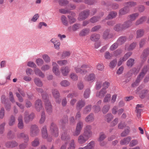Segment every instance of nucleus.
Masks as SVG:
<instances>
[{
    "label": "nucleus",
    "mask_w": 149,
    "mask_h": 149,
    "mask_svg": "<svg viewBox=\"0 0 149 149\" xmlns=\"http://www.w3.org/2000/svg\"><path fill=\"white\" fill-rule=\"evenodd\" d=\"M92 68L91 67L90 65L85 64L82 65L81 66L78 65L75 66L74 69L77 73H80L82 74H85L89 71V69H92Z\"/></svg>",
    "instance_id": "1"
},
{
    "label": "nucleus",
    "mask_w": 149,
    "mask_h": 149,
    "mask_svg": "<svg viewBox=\"0 0 149 149\" xmlns=\"http://www.w3.org/2000/svg\"><path fill=\"white\" fill-rule=\"evenodd\" d=\"M148 70L149 71V65H147L144 66L141 72L135 82L132 84L133 87H134L138 85L139 83Z\"/></svg>",
    "instance_id": "2"
},
{
    "label": "nucleus",
    "mask_w": 149,
    "mask_h": 149,
    "mask_svg": "<svg viewBox=\"0 0 149 149\" xmlns=\"http://www.w3.org/2000/svg\"><path fill=\"white\" fill-rule=\"evenodd\" d=\"M49 128V132L53 136L57 137L58 136V130L56 124L53 122L52 123Z\"/></svg>",
    "instance_id": "3"
},
{
    "label": "nucleus",
    "mask_w": 149,
    "mask_h": 149,
    "mask_svg": "<svg viewBox=\"0 0 149 149\" xmlns=\"http://www.w3.org/2000/svg\"><path fill=\"white\" fill-rule=\"evenodd\" d=\"M40 130L38 126L36 125H32L31 126L30 135L33 137H34L38 134Z\"/></svg>",
    "instance_id": "4"
},
{
    "label": "nucleus",
    "mask_w": 149,
    "mask_h": 149,
    "mask_svg": "<svg viewBox=\"0 0 149 149\" xmlns=\"http://www.w3.org/2000/svg\"><path fill=\"white\" fill-rule=\"evenodd\" d=\"M41 132L42 137L45 139H47L48 141L50 142L52 140V139L48 136L46 126L44 125L42 127Z\"/></svg>",
    "instance_id": "5"
},
{
    "label": "nucleus",
    "mask_w": 149,
    "mask_h": 149,
    "mask_svg": "<svg viewBox=\"0 0 149 149\" xmlns=\"http://www.w3.org/2000/svg\"><path fill=\"white\" fill-rule=\"evenodd\" d=\"M90 137H88L84 134V133L82 134L79 136L78 138L77 142L78 143L81 145L84 144Z\"/></svg>",
    "instance_id": "6"
},
{
    "label": "nucleus",
    "mask_w": 149,
    "mask_h": 149,
    "mask_svg": "<svg viewBox=\"0 0 149 149\" xmlns=\"http://www.w3.org/2000/svg\"><path fill=\"white\" fill-rule=\"evenodd\" d=\"M24 120L25 122L28 123L30 121L32 120L35 117V114L33 113H31L29 114L28 111H26L24 113Z\"/></svg>",
    "instance_id": "7"
},
{
    "label": "nucleus",
    "mask_w": 149,
    "mask_h": 149,
    "mask_svg": "<svg viewBox=\"0 0 149 149\" xmlns=\"http://www.w3.org/2000/svg\"><path fill=\"white\" fill-rule=\"evenodd\" d=\"M53 96L56 99V102L57 103L59 104L61 102V99L59 98L60 94L57 90L53 89L52 91Z\"/></svg>",
    "instance_id": "8"
},
{
    "label": "nucleus",
    "mask_w": 149,
    "mask_h": 149,
    "mask_svg": "<svg viewBox=\"0 0 149 149\" xmlns=\"http://www.w3.org/2000/svg\"><path fill=\"white\" fill-rule=\"evenodd\" d=\"M89 14V11L86 10L82 12L79 15L78 20L79 21L83 20L86 19Z\"/></svg>",
    "instance_id": "9"
},
{
    "label": "nucleus",
    "mask_w": 149,
    "mask_h": 149,
    "mask_svg": "<svg viewBox=\"0 0 149 149\" xmlns=\"http://www.w3.org/2000/svg\"><path fill=\"white\" fill-rule=\"evenodd\" d=\"M45 108L47 113L50 114L52 112L53 108L50 102L49 101H45Z\"/></svg>",
    "instance_id": "10"
},
{
    "label": "nucleus",
    "mask_w": 149,
    "mask_h": 149,
    "mask_svg": "<svg viewBox=\"0 0 149 149\" xmlns=\"http://www.w3.org/2000/svg\"><path fill=\"white\" fill-rule=\"evenodd\" d=\"M35 106L37 111L38 112L43 109L42 101L40 99H38L36 101Z\"/></svg>",
    "instance_id": "11"
},
{
    "label": "nucleus",
    "mask_w": 149,
    "mask_h": 149,
    "mask_svg": "<svg viewBox=\"0 0 149 149\" xmlns=\"http://www.w3.org/2000/svg\"><path fill=\"white\" fill-rule=\"evenodd\" d=\"M132 52H129L125 54L123 58L120 59L118 64V65L120 66L121 65L122 63L123 62L126 61L132 55Z\"/></svg>",
    "instance_id": "12"
},
{
    "label": "nucleus",
    "mask_w": 149,
    "mask_h": 149,
    "mask_svg": "<svg viewBox=\"0 0 149 149\" xmlns=\"http://www.w3.org/2000/svg\"><path fill=\"white\" fill-rule=\"evenodd\" d=\"M17 137L18 139L23 138L25 143H27L29 141L28 136L24 132L21 133L17 134Z\"/></svg>",
    "instance_id": "13"
},
{
    "label": "nucleus",
    "mask_w": 149,
    "mask_h": 149,
    "mask_svg": "<svg viewBox=\"0 0 149 149\" xmlns=\"http://www.w3.org/2000/svg\"><path fill=\"white\" fill-rule=\"evenodd\" d=\"M92 129V127L91 125H88L86 126L84 132V134L87 135L88 137H91L92 134V132L91 131Z\"/></svg>",
    "instance_id": "14"
},
{
    "label": "nucleus",
    "mask_w": 149,
    "mask_h": 149,
    "mask_svg": "<svg viewBox=\"0 0 149 149\" xmlns=\"http://www.w3.org/2000/svg\"><path fill=\"white\" fill-rule=\"evenodd\" d=\"M50 42L54 44L55 49L57 50L59 49V46L61 43L59 41L57 40L56 38H52L50 40Z\"/></svg>",
    "instance_id": "15"
},
{
    "label": "nucleus",
    "mask_w": 149,
    "mask_h": 149,
    "mask_svg": "<svg viewBox=\"0 0 149 149\" xmlns=\"http://www.w3.org/2000/svg\"><path fill=\"white\" fill-rule=\"evenodd\" d=\"M149 54V48H147L145 49L141 56V58L143 62L145 61L147 57Z\"/></svg>",
    "instance_id": "16"
},
{
    "label": "nucleus",
    "mask_w": 149,
    "mask_h": 149,
    "mask_svg": "<svg viewBox=\"0 0 149 149\" xmlns=\"http://www.w3.org/2000/svg\"><path fill=\"white\" fill-rule=\"evenodd\" d=\"M70 71V68L68 66L62 67L61 69V72L63 76H64L68 75Z\"/></svg>",
    "instance_id": "17"
},
{
    "label": "nucleus",
    "mask_w": 149,
    "mask_h": 149,
    "mask_svg": "<svg viewBox=\"0 0 149 149\" xmlns=\"http://www.w3.org/2000/svg\"><path fill=\"white\" fill-rule=\"evenodd\" d=\"M85 102L84 100H81L78 101L76 104L77 110L80 111L82 108L85 106Z\"/></svg>",
    "instance_id": "18"
},
{
    "label": "nucleus",
    "mask_w": 149,
    "mask_h": 149,
    "mask_svg": "<svg viewBox=\"0 0 149 149\" xmlns=\"http://www.w3.org/2000/svg\"><path fill=\"white\" fill-rule=\"evenodd\" d=\"M147 17L143 16L138 19L136 21L135 24L136 26H137L143 23L146 20Z\"/></svg>",
    "instance_id": "19"
},
{
    "label": "nucleus",
    "mask_w": 149,
    "mask_h": 149,
    "mask_svg": "<svg viewBox=\"0 0 149 149\" xmlns=\"http://www.w3.org/2000/svg\"><path fill=\"white\" fill-rule=\"evenodd\" d=\"M107 91L104 88H102L99 92H97L96 94V96L100 98H102L107 93Z\"/></svg>",
    "instance_id": "20"
},
{
    "label": "nucleus",
    "mask_w": 149,
    "mask_h": 149,
    "mask_svg": "<svg viewBox=\"0 0 149 149\" xmlns=\"http://www.w3.org/2000/svg\"><path fill=\"white\" fill-rule=\"evenodd\" d=\"M34 71L36 75L42 78H43L45 77V75L38 68H35L34 69Z\"/></svg>",
    "instance_id": "21"
},
{
    "label": "nucleus",
    "mask_w": 149,
    "mask_h": 149,
    "mask_svg": "<svg viewBox=\"0 0 149 149\" xmlns=\"http://www.w3.org/2000/svg\"><path fill=\"white\" fill-rule=\"evenodd\" d=\"M132 25V22L130 20H128L124 22L123 24H122L124 30L130 27Z\"/></svg>",
    "instance_id": "22"
},
{
    "label": "nucleus",
    "mask_w": 149,
    "mask_h": 149,
    "mask_svg": "<svg viewBox=\"0 0 149 149\" xmlns=\"http://www.w3.org/2000/svg\"><path fill=\"white\" fill-rule=\"evenodd\" d=\"M100 37V36L99 34H94V41H96V43L97 44V46H95V47L97 48L100 46V44L99 41V39Z\"/></svg>",
    "instance_id": "23"
},
{
    "label": "nucleus",
    "mask_w": 149,
    "mask_h": 149,
    "mask_svg": "<svg viewBox=\"0 0 149 149\" xmlns=\"http://www.w3.org/2000/svg\"><path fill=\"white\" fill-rule=\"evenodd\" d=\"M6 146L8 148H13L17 146L18 143L15 141H9L6 143Z\"/></svg>",
    "instance_id": "24"
},
{
    "label": "nucleus",
    "mask_w": 149,
    "mask_h": 149,
    "mask_svg": "<svg viewBox=\"0 0 149 149\" xmlns=\"http://www.w3.org/2000/svg\"><path fill=\"white\" fill-rule=\"evenodd\" d=\"M144 33V30L143 29L137 30L136 31V38H138L142 37Z\"/></svg>",
    "instance_id": "25"
},
{
    "label": "nucleus",
    "mask_w": 149,
    "mask_h": 149,
    "mask_svg": "<svg viewBox=\"0 0 149 149\" xmlns=\"http://www.w3.org/2000/svg\"><path fill=\"white\" fill-rule=\"evenodd\" d=\"M131 139L130 136H128L121 140L120 141V144L122 145L127 144L130 141Z\"/></svg>",
    "instance_id": "26"
},
{
    "label": "nucleus",
    "mask_w": 149,
    "mask_h": 149,
    "mask_svg": "<svg viewBox=\"0 0 149 149\" xmlns=\"http://www.w3.org/2000/svg\"><path fill=\"white\" fill-rule=\"evenodd\" d=\"M35 84L38 86L41 87L43 86V84L42 81L38 78H35L34 80Z\"/></svg>",
    "instance_id": "27"
},
{
    "label": "nucleus",
    "mask_w": 149,
    "mask_h": 149,
    "mask_svg": "<svg viewBox=\"0 0 149 149\" xmlns=\"http://www.w3.org/2000/svg\"><path fill=\"white\" fill-rule=\"evenodd\" d=\"M129 11V10L127 7H125L121 9L119 11V14L120 15H123L126 14Z\"/></svg>",
    "instance_id": "28"
},
{
    "label": "nucleus",
    "mask_w": 149,
    "mask_h": 149,
    "mask_svg": "<svg viewBox=\"0 0 149 149\" xmlns=\"http://www.w3.org/2000/svg\"><path fill=\"white\" fill-rule=\"evenodd\" d=\"M139 13H135L129 15L128 17L130 18V21L132 22V21L135 20L139 16Z\"/></svg>",
    "instance_id": "29"
},
{
    "label": "nucleus",
    "mask_w": 149,
    "mask_h": 149,
    "mask_svg": "<svg viewBox=\"0 0 149 149\" xmlns=\"http://www.w3.org/2000/svg\"><path fill=\"white\" fill-rule=\"evenodd\" d=\"M90 31V29H84L80 31L79 35L81 36H84L88 34Z\"/></svg>",
    "instance_id": "30"
},
{
    "label": "nucleus",
    "mask_w": 149,
    "mask_h": 149,
    "mask_svg": "<svg viewBox=\"0 0 149 149\" xmlns=\"http://www.w3.org/2000/svg\"><path fill=\"white\" fill-rule=\"evenodd\" d=\"M92 109V106L89 105L86 106L83 109V113L84 114H86L90 112Z\"/></svg>",
    "instance_id": "31"
},
{
    "label": "nucleus",
    "mask_w": 149,
    "mask_h": 149,
    "mask_svg": "<svg viewBox=\"0 0 149 149\" xmlns=\"http://www.w3.org/2000/svg\"><path fill=\"white\" fill-rule=\"evenodd\" d=\"M60 84L61 86L64 87H67L69 86L70 84V82L66 80H64L61 81Z\"/></svg>",
    "instance_id": "32"
},
{
    "label": "nucleus",
    "mask_w": 149,
    "mask_h": 149,
    "mask_svg": "<svg viewBox=\"0 0 149 149\" xmlns=\"http://www.w3.org/2000/svg\"><path fill=\"white\" fill-rule=\"evenodd\" d=\"M78 149H93V141H91L85 147H80Z\"/></svg>",
    "instance_id": "33"
},
{
    "label": "nucleus",
    "mask_w": 149,
    "mask_h": 149,
    "mask_svg": "<svg viewBox=\"0 0 149 149\" xmlns=\"http://www.w3.org/2000/svg\"><path fill=\"white\" fill-rule=\"evenodd\" d=\"M136 45V42H133L129 46L126 45L125 48L129 51L132 50L134 49Z\"/></svg>",
    "instance_id": "34"
},
{
    "label": "nucleus",
    "mask_w": 149,
    "mask_h": 149,
    "mask_svg": "<svg viewBox=\"0 0 149 149\" xmlns=\"http://www.w3.org/2000/svg\"><path fill=\"white\" fill-rule=\"evenodd\" d=\"M61 138L63 140L67 141L70 139V137L67 132H64L62 134Z\"/></svg>",
    "instance_id": "35"
},
{
    "label": "nucleus",
    "mask_w": 149,
    "mask_h": 149,
    "mask_svg": "<svg viewBox=\"0 0 149 149\" xmlns=\"http://www.w3.org/2000/svg\"><path fill=\"white\" fill-rule=\"evenodd\" d=\"M114 29L116 31H121L124 30L123 29L122 24H117L115 25L114 27Z\"/></svg>",
    "instance_id": "36"
},
{
    "label": "nucleus",
    "mask_w": 149,
    "mask_h": 149,
    "mask_svg": "<svg viewBox=\"0 0 149 149\" xmlns=\"http://www.w3.org/2000/svg\"><path fill=\"white\" fill-rule=\"evenodd\" d=\"M15 123V116L13 115L10 116L8 121V124L10 126L14 125Z\"/></svg>",
    "instance_id": "37"
},
{
    "label": "nucleus",
    "mask_w": 149,
    "mask_h": 149,
    "mask_svg": "<svg viewBox=\"0 0 149 149\" xmlns=\"http://www.w3.org/2000/svg\"><path fill=\"white\" fill-rule=\"evenodd\" d=\"M52 71L53 73L56 76H59L61 74L59 70V67L52 68Z\"/></svg>",
    "instance_id": "38"
},
{
    "label": "nucleus",
    "mask_w": 149,
    "mask_h": 149,
    "mask_svg": "<svg viewBox=\"0 0 149 149\" xmlns=\"http://www.w3.org/2000/svg\"><path fill=\"white\" fill-rule=\"evenodd\" d=\"M93 120V114L91 113L85 118V121L88 123H91L92 122Z\"/></svg>",
    "instance_id": "39"
},
{
    "label": "nucleus",
    "mask_w": 149,
    "mask_h": 149,
    "mask_svg": "<svg viewBox=\"0 0 149 149\" xmlns=\"http://www.w3.org/2000/svg\"><path fill=\"white\" fill-rule=\"evenodd\" d=\"M61 20L62 24L65 26H67L68 25V22L66 17L62 15L61 17Z\"/></svg>",
    "instance_id": "40"
},
{
    "label": "nucleus",
    "mask_w": 149,
    "mask_h": 149,
    "mask_svg": "<svg viewBox=\"0 0 149 149\" xmlns=\"http://www.w3.org/2000/svg\"><path fill=\"white\" fill-rule=\"evenodd\" d=\"M75 147V144L74 141L73 139L71 140L69 143V146L67 149H74Z\"/></svg>",
    "instance_id": "41"
},
{
    "label": "nucleus",
    "mask_w": 149,
    "mask_h": 149,
    "mask_svg": "<svg viewBox=\"0 0 149 149\" xmlns=\"http://www.w3.org/2000/svg\"><path fill=\"white\" fill-rule=\"evenodd\" d=\"M42 58L45 62L49 63L51 61V59L50 57L47 54H43L42 55Z\"/></svg>",
    "instance_id": "42"
},
{
    "label": "nucleus",
    "mask_w": 149,
    "mask_h": 149,
    "mask_svg": "<svg viewBox=\"0 0 149 149\" xmlns=\"http://www.w3.org/2000/svg\"><path fill=\"white\" fill-rule=\"evenodd\" d=\"M84 79L86 81L89 82H92L93 79V74L91 73L88 75H86Z\"/></svg>",
    "instance_id": "43"
},
{
    "label": "nucleus",
    "mask_w": 149,
    "mask_h": 149,
    "mask_svg": "<svg viewBox=\"0 0 149 149\" xmlns=\"http://www.w3.org/2000/svg\"><path fill=\"white\" fill-rule=\"evenodd\" d=\"M51 68L50 65L46 64L43 65L41 67V69L43 71H45L49 70Z\"/></svg>",
    "instance_id": "44"
},
{
    "label": "nucleus",
    "mask_w": 149,
    "mask_h": 149,
    "mask_svg": "<svg viewBox=\"0 0 149 149\" xmlns=\"http://www.w3.org/2000/svg\"><path fill=\"white\" fill-rule=\"evenodd\" d=\"M126 40L125 37H121L118 39L117 42L118 45H121L124 43Z\"/></svg>",
    "instance_id": "45"
},
{
    "label": "nucleus",
    "mask_w": 149,
    "mask_h": 149,
    "mask_svg": "<svg viewBox=\"0 0 149 149\" xmlns=\"http://www.w3.org/2000/svg\"><path fill=\"white\" fill-rule=\"evenodd\" d=\"M57 63L60 66L65 65L68 64V61L67 60H60L57 61Z\"/></svg>",
    "instance_id": "46"
},
{
    "label": "nucleus",
    "mask_w": 149,
    "mask_h": 149,
    "mask_svg": "<svg viewBox=\"0 0 149 149\" xmlns=\"http://www.w3.org/2000/svg\"><path fill=\"white\" fill-rule=\"evenodd\" d=\"M110 108V106L109 104H107L104 106L102 109V111L103 113H106L109 111Z\"/></svg>",
    "instance_id": "47"
},
{
    "label": "nucleus",
    "mask_w": 149,
    "mask_h": 149,
    "mask_svg": "<svg viewBox=\"0 0 149 149\" xmlns=\"http://www.w3.org/2000/svg\"><path fill=\"white\" fill-rule=\"evenodd\" d=\"M45 119V112L44 111H43L41 113V117L39 120V123L40 124H42L43 123Z\"/></svg>",
    "instance_id": "48"
},
{
    "label": "nucleus",
    "mask_w": 149,
    "mask_h": 149,
    "mask_svg": "<svg viewBox=\"0 0 149 149\" xmlns=\"http://www.w3.org/2000/svg\"><path fill=\"white\" fill-rule=\"evenodd\" d=\"M113 118V116L111 113H108L105 116V118L108 122H109Z\"/></svg>",
    "instance_id": "49"
},
{
    "label": "nucleus",
    "mask_w": 149,
    "mask_h": 149,
    "mask_svg": "<svg viewBox=\"0 0 149 149\" xmlns=\"http://www.w3.org/2000/svg\"><path fill=\"white\" fill-rule=\"evenodd\" d=\"M80 28V25L79 24H75L73 25L72 27V30L74 31H76Z\"/></svg>",
    "instance_id": "50"
},
{
    "label": "nucleus",
    "mask_w": 149,
    "mask_h": 149,
    "mask_svg": "<svg viewBox=\"0 0 149 149\" xmlns=\"http://www.w3.org/2000/svg\"><path fill=\"white\" fill-rule=\"evenodd\" d=\"M134 59L130 58L128 60L127 62V65L128 67H132L134 64Z\"/></svg>",
    "instance_id": "51"
},
{
    "label": "nucleus",
    "mask_w": 149,
    "mask_h": 149,
    "mask_svg": "<svg viewBox=\"0 0 149 149\" xmlns=\"http://www.w3.org/2000/svg\"><path fill=\"white\" fill-rule=\"evenodd\" d=\"M59 4L61 6H65L69 3V1L67 0H59Z\"/></svg>",
    "instance_id": "52"
},
{
    "label": "nucleus",
    "mask_w": 149,
    "mask_h": 149,
    "mask_svg": "<svg viewBox=\"0 0 149 149\" xmlns=\"http://www.w3.org/2000/svg\"><path fill=\"white\" fill-rule=\"evenodd\" d=\"M111 95L110 94H107L104 98L103 102H108L111 100Z\"/></svg>",
    "instance_id": "53"
},
{
    "label": "nucleus",
    "mask_w": 149,
    "mask_h": 149,
    "mask_svg": "<svg viewBox=\"0 0 149 149\" xmlns=\"http://www.w3.org/2000/svg\"><path fill=\"white\" fill-rule=\"evenodd\" d=\"M126 6L128 8L135 6L136 5V2L131 1L126 3Z\"/></svg>",
    "instance_id": "54"
},
{
    "label": "nucleus",
    "mask_w": 149,
    "mask_h": 149,
    "mask_svg": "<svg viewBox=\"0 0 149 149\" xmlns=\"http://www.w3.org/2000/svg\"><path fill=\"white\" fill-rule=\"evenodd\" d=\"M36 62L38 66H41L44 63V60L41 58H38L36 59Z\"/></svg>",
    "instance_id": "55"
},
{
    "label": "nucleus",
    "mask_w": 149,
    "mask_h": 149,
    "mask_svg": "<svg viewBox=\"0 0 149 149\" xmlns=\"http://www.w3.org/2000/svg\"><path fill=\"white\" fill-rule=\"evenodd\" d=\"M83 127V123L81 121H79L77 124L76 129L81 130Z\"/></svg>",
    "instance_id": "56"
},
{
    "label": "nucleus",
    "mask_w": 149,
    "mask_h": 149,
    "mask_svg": "<svg viewBox=\"0 0 149 149\" xmlns=\"http://www.w3.org/2000/svg\"><path fill=\"white\" fill-rule=\"evenodd\" d=\"M117 63V61L116 60H114L111 61L110 63L109 66L111 68H114L116 66Z\"/></svg>",
    "instance_id": "57"
},
{
    "label": "nucleus",
    "mask_w": 149,
    "mask_h": 149,
    "mask_svg": "<svg viewBox=\"0 0 149 149\" xmlns=\"http://www.w3.org/2000/svg\"><path fill=\"white\" fill-rule=\"evenodd\" d=\"M117 15V13L116 12L113 11L110 12L108 15V18L109 19H111L115 17Z\"/></svg>",
    "instance_id": "58"
},
{
    "label": "nucleus",
    "mask_w": 149,
    "mask_h": 149,
    "mask_svg": "<svg viewBox=\"0 0 149 149\" xmlns=\"http://www.w3.org/2000/svg\"><path fill=\"white\" fill-rule=\"evenodd\" d=\"M32 145L34 147H36L39 144V140L37 138H36L31 142Z\"/></svg>",
    "instance_id": "59"
},
{
    "label": "nucleus",
    "mask_w": 149,
    "mask_h": 149,
    "mask_svg": "<svg viewBox=\"0 0 149 149\" xmlns=\"http://www.w3.org/2000/svg\"><path fill=\"white\" fill-rule=\"evenodd\" d=\"M90 93V91L89 89L86 90L84 94V97L86 99L88 98L89 97Z\"/></svg>",
    "instance_id": "60"
},
{
    "label": "nucleus",
    "mask_w": 149,
    "mask_h": 149,
    "mask_svg": "<svg viewBox=\"0 0 149 149\" xmlns=\"http://www.w3.org/2000/svg\"><path fill=\"white\" fill-rule=\"evenodd\" d=\"M78 96L77 94L75 93L74 92L72 93H69L68 94L67 96L68 98H72L74 97H76Z\"/></svg>",
    "instance_id": "61"
},
{
    "label": "nucleus",
    "mask_w": 149,
    "mask_h": 149,
    "mask_svg": "<svg viewBox=\"0 0 149 149\" xmlns=\"http://www.w3.org/2000/svg\"><path fill=\"white\" fill-rule=\"evenodd\" d=\"M70 77L73 81H76L78 79V76L75 74L71 73L70 74Z\"/></svg>",
    "instance_id": "62"
},
{
    "label": "nucleus",
    "mask_w": 149,
    "mask_h": 149,
    "mask_svg": "<svg viewBox=\"0 0 149 149\" xmlns=\"http://www.w3.org/2000/svg\"><path fill=\"white\" fill-rule=\"evenodd\" d=\"M59 12L61 13L66 14L69 13L70 10L67 9L61 8L59 10Z\"/></svg>",
    "instance_id": "63"
},
{
    "label": "nucleus",
    "mask_w": 149,
    "mask_h": 149,
    "mask_svg": "<svg viewBox=\"0 0 149 149\" xmlns=\"http://www.w3.org/2000/svg\"><path fill=\"white\" fill-rule=\"evenodd\" d=\"M39 17V15L38 14H36L31 18V20L33 22H35L38 19Z\"/></svg>",
    "instance_id": "64"
}]
</instances>
